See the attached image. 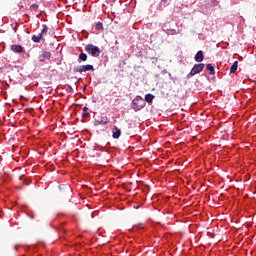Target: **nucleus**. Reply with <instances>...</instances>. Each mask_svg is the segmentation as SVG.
Segmentation results:
<instances>
[{"mask_svg": "<svg viewBox=\"0 0 256 256\" xmlns=\"http://www.w3.org/2000/svg\"><path fill=\"white\" fill-rule=\"evenodd\" d=\"M85 51L92 57H99L101 55V49L93 44H88L85 46Z\"/></svg>", "mask_w": 256, "mask_h": 256, "instance_id": "obj_1", "label": "nucleus"}, {"mask_svg": "<svg viewBox=\"0 0 256 256\" xmlns=\"http://www.w3.org/2000/svg\"><path fill=\"white\" fill-rule=\"evenodd\" d=\"M74 73H85L87 71H95V68L91 64L77 66L73 69Z\"/></svg>", "mask_w": 256, "mask_h": 256, "instance_id": "obj_2", "label": "nucleus"}, {"mask_svg": "<svg viewBox=\"0 0 256 256\" xmlns=\"http://www.w3.org/2000/svg\"><path fill=\"white\" fill-rule=\"evenodd\" d=\"M205 69V64H195L193 68L191 69L190 73L187 75V77H193V75H197V73H201Z\"/></svg>", "mask_w": 256, "mask_h": 256, "instance_id": "obj_3", "label": "nucleus"}, {"mask_svg": "<svg viewBox=\"0 0 256 256\" xmlns=\"http://www.w3.org/2000/svg\"><path fill=\"white\" fill-rule=\"evenodd\" d=\"M109 123V117L101 116L100 120L95 119L93 121L94 127H99V125H107Z\"/></svg>", "mask_w": 256, "mask_h": 256, "instance_id": "obj_4", "label": "nucleus"}, {"mask_svg": "<svg viewBox=\"0 0 256 256\" xmlns=\"http://www.w3.org/2000/svg\"><path fill=\"white\" fill-rule=\"evenodd\" d=\"M40 63H44L45 59H51V53L50 52H43L39 57H38Z\"/></svg>", "mask_w": 256, "mask_h": 256, "instance_id": "obj_5", "label": "nucleus"}, {"mask_svg": "<svg viewBox=\"0 0 256 256\" xmlns=\"http://www.w3.org/2000/svg\"><path fill=\"white\" fill-rule=\"evenodd\" d=\"M112 137L113 139H119L121 137V129H119L117 126L113 128Z\"/></svg>", "mask_w": 256, "mask_h": 256, "instance_id": "obj_6", "label": "nucleus"}, {"mask_svg": "<svg viewBox=\"0 0 256 256\" xmlns=\"http://www.w3.org/2000/svg\"><path fill=\"white\" fill-rule=\"evenodd\" d=\"M11 50L14 52V53H23L25 51V49L23 48V46L21 45H12L11 46Z\"/></svg>", "mask_w": 256, "mask_h": 256, "instance_id": "obj_7", "label": "nucleus"}, {"mask_svg": "<svg viewBox=\"0 0 256 256\" xmlns=\"http://www.w3.org/2000/svg\"><path fill=\"white\" fill-rule=\"evenodd\" d=\"M204 56H203V51L199 50L196 55H195V61L197 63H201V61H203Z\"/></svg>", "mask_w": 256, "mask_h": 256, "instance_id": "obj_8", "label": "nucleus"}, {"mask_svg": "<svg viewBox=\"0 0 256 256\" xmlns=\"http://www.w3.org/2000/svg\"><path fill=\"white\" fill-rule=\"evenodd\" d=\"M41 39H43L42 34H39L38 36L37 35H33L32 36V41L34 43H41Z\"/></svg>", "mask_w": 256, "mask_h": 256, "instance_id": "obj_9", "label": "nucleus"}, {"mask_svg": "<svg viewBox=\"0 0 256 256\" xmlns=\"http://www.w3.org/2000/svg\"><path fill=\"white\" fill-rule=\"evenodd\" d=\"M238 67H239V62H238V61H235V62L232 64L231 68H230V73H236Z\"/></svg>", "mask_w": 256, "mask_h": 256, "instance_id": "obj_10", "label": "nucleus"}, {"mask_svg": "<svg viewBox=\"0 0 256 256\" xmlns=\"http://www.w3.org/2000/svg\"><path fill=\"white\" fill-rule=\"evenodd\" d=\"M153 99H155V95H153V94H146L145 95L146 103H153Z\"/></svg>", "mask_w": 256, "mask_h": 256, "instance_id": "obj_11", "label": "nucleus"}, {"mask_svg": "<svg viewBox=\"0 0 256 256\" xmlns=\"http://www.w3.org/2000/svg\"><path fill=\"white\" fill-rule=\"evenodd\" d=\"M87 111H89V108H88L87 106H85V107L83 108V114H82L83 119H87V118L90 117V114H89V112H87Z\"/></svg>", "mask_w": 256, "mask_h": 256, "instance_id": "obj_12", "label": "nucleus"}, {"mask_svg": "<svg viewBox=\"0 0 256 256\" xmlns=\"http://www.w3.org/2000/svg\"><path fill=\"white\" fill-rule=\"evenodd\" d=\"M206 69L210 72V75H215V67L212 64H207Z\"/></svg>", "mask_w": 256, "mask_h": 256, "instance_id": "obj_13", "label": "nucleus"}, {"mask_svg": "<svg viewBox=\"0 0 256 256\" xmlns=\"http://www.w3.org/2000/svg\"><path fill=\"white\" fill-rule=\"evenodd\" d=\"M132 105L134 106V110L141 111L143 109V106H139V104L135 101L132 102Z\"/></svg>", "mask_w": 256, "mask_h": 256, "instance_id": "obj_14", "label": "nucleus"}, {"mask_svg": "<svg viewBox=\"0 0 256 256\" xmlns=\"http://www.w3.org/2000/svg\"><path fill=\"white\" fill-rule=\"evenodd\" d=\"M95 29H96V31H103V23L98 22V23L95 25Z\"/></svg>", "mask_w": 256, "mask_h": 256, "instance_id": "obj_15", "label": "nucleus"}, {"mask_svg": "<svg viewBox=\"0 0 256 256\" xmlns=\"http://www.w3.org/2000/svg\"><path fill=\"white\" fill-rule=\"evenodd\" d=\"M39 10V5H37V4H32L31 6H30V11H35V12H37Z\"/></svg>", "mask_w": 256, "mask_h": 256, "instance_id": "obj_16", "label": "nucleus"}, {"mask_svg": "<svg viewBox=\"0 0 256 256\" xmlns=\"http://www.w3.org/2000/svg\"><path fill=\"white\" fill-rule=\"evenodd\" d=\"M48 31H49V28L46 25H44L42 31L40 32V35H42L43 37V35L47 34Z\"/></svg>", "mask_w": 256, "mask_h": 256, "instance_id": "obj_17", "label": "nucleus"}, {"mask_svg": "<svg viewBox=\"0 0 256 256\" xmlns=\"http://www.w3.org/2000/svg\"><path fill=\"white\" fill-rule=\"evenodd\" d=\"M79 59H80V61H87V54L80 53L79 54Z\"/></svg>", "mask_w": 256, "mask_h": 256, "instance_id": "obj_18", "label": "nucleus"}, {"mask_svg": "<svg viewBox=\"0 0 256 256\" xmlns=\"http://www.w3.org/2000/svg\"><path fill=\"white\" fill-rule=\"evenodd\" d=\"M161 3L163 4V7H167L171 4V0H161Z\"/></svg>", "mask_w": 256, "mask_h": 256, "instance_id": "obj_19", "label": "nucleus"}, {"mask_svg": "<svg viewBox=\"0 0 256 256\" xmlns=\"http://www.w3.org/2000/svg\"><path fill=\"white\" fill-rule=\"evenodd\" d=\"M139 229H143V224H138Z\"/></svg>", "mask_w": 256, "mask_h": 256, "instance_id": "obj_20", "label": "nucleus"}]
</instances>
